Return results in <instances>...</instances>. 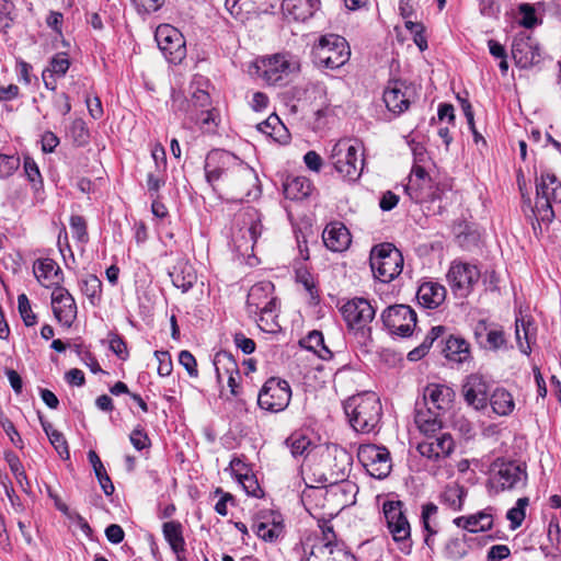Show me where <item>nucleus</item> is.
I'll list each match as a JSON object with an SVG mask.
<instances>
[{
    "label": "nucleus",
    "instance_id": "obj_38",
    "mask_svg": "<svg viewBox=\"0 0 561 561\" xmlns=\"http://www.w3.org/2000/svg\"><path fill=\"white\" fill-rule=\"evenodd\" d=\"M443 352L446 358L461 363L469 356V345L462 339L450 336L446 341Z\"/></svg>",
    "mask_w": 561,
    "mask_h": 561
},
{
    "label": "nucleus",
    "instance_id": "obj_8",
    "mask_svg": "<svg viewBox=\"0 0 561 561\" xmlns=\"http://www.w3.org/2000/svg\"><path fill=\"white\" fill-rule=\"evenodd\" d=\"M526 481V467L522 463L499 458L491 465L489 484L496 493L524 486Z\"/></svg>",
    "mask_w": 561,
    "mask_h": 561
},
{
    "label": "nucleus",
    "instance_id": "obj_41",
    "mask_svg": "<svg viewBox=\"0 0 561 561\" xmlns=\"http://www.w3.org/2000/svg\"><path fill=\"white\" fill-rule=\"evenodd\" d=\"M306 348L313 351L320 358L330 359L332 352L325 346L323 335L320 331H312L302 341Z\"/></svg>",
    "mask_w": 561,
    "mask_h": 561
},
{
    "label": "nucleus",
    "instance_id": "obj_54",
    "mask_svg": "<svg viewBox=\"0 0 561 561\" xmlns=\"http://www.w3.org/2000/svg\"><path fill=\"white\" fill-rule=\"evenodd\" d=\"M238 481L242 485L247 494L255 497L260 496V493L262 491L253 476L248 474V472L238 473Z\"/></svg>",
    "mask_w": 561,
    "mask_h": 561
},
{
    "label": "nucleus",
    "instance_id": "obj_57",
    "mask_svg": "<svg viewBox=\"0 0 561 561\" xmlns=\"http://www.w3.org/2000/svg\"><path fill=\"white\" fill-rule=\"evenodd\" d=\"M14 19V4L11 0H0V25L9 27Z\"/></svg>",
    "mask_w": 561,
    "mask_h": 561
},
{
    "label": "nucleus",
    "instance_id": "obj_28",
    "mask_svg": "<svg viewBox=\"0 0 561 561\" xmlns=\"http://www.w3.org/2000/svg\"><path fill=\"white\" fill-rule=\"evenodd\" d=\"M416 298L423 307L435 309L444 302L446 288L436 282H424L417 289Z\"/></svg>",
    "mask_w": 561,
    "mask_h": 561
},
{
    "label": "nucleus",
    "instance_id": "obj_39",
    "mask_svg": "<svg viewBox=\"0 0 561 561\" xmlns=\"http://www.w3.org/2000/svg\"><path fill=\"white\" fill-rule=\"evenodd\" d=\"M41 424H42V427H43L45 434L47 435L50 444L54 446V448L59 454V456L64 459H68L70 456V453H69V447H68V444H67V440H66L64 434L61 432L55 430L49 422L44 421L42 417H41Z\"/></svg>",
    "mask_w": 561,
    "mask_h": 561
},
{
    "label": "nucleus",
    "instance_id": "obj_2",
    "mask_svg": "<svg viewBox=\"0 0 561 561\" xmlns=\"http://www.w3.org/2000/svg\"><path fill=\"white\" fill-rule=\"evenodd\" d=\"M344 411L351 426L358 433H371L380 423L382 408L375 392H363L344 402Z\"/></svg>",
    "mask_w": 561,
    "mask_h": 561
},
{
    "label": "nucleus",
    "instance_id": "obj_50",
    "mask_svg": "<svg viewBox=\"0 0 561 561\" xmlns=\"http://www.w3.org/2000/svg\"><path fill=\"white\" fill-rule=\"evenodd\" d=\"M70 67V61L66 54H57L50 60L49 68L45 71H48L50 77L57 76L62 77L66 75Z\"/></svg>",
    "mask_w": 561,
    "mask_h": 561
},
{
    "label": "nucleus",
    "instance_id": "obj_60",
    "mask_svg": "<svg viewBox=\"0 0 561 561\" xmlns=\"http://www.w3.org/2000/svg\"><path fill=\"white\" fill-rule=\"evenodd\" d=\"M130 443L137 450H142L150 446V439L144 430L137 427L129 436Z\"/></svg>",
    "mask_w": 561,
    "mask_h": 561
},
{
    "label": "nucleus",
    "instance_id": "obj_27",
    "mask_svg": "<svg viewBox=\"0 0 561 561\" xmlns=\"http://www.w3.org/2000/svg\"><path fill=\"white\" fill-rule=\"evenodd\" d=\"M214 365L216 369L217 379L220 381L227 376V382L232 394H237L239 377V368L236 360L227 353H218L215 356Z\"/></svg>",
    "mask_w": 561,
    "mask_h": 561
},
{
    "label": "nucleus",
    "instance_id": "obj_10",
    "mask_svg": "<svg viewBox=\"0 0 561 561\" xmlns=\"http://www.w3.org/2000/svg\"><path fill=\"white\" fill-rule=\"evenodd\" d=\"M290 398L291 390L286 380L270 378L259 392L257 404L263 410L276 413L288 407Z\"/></svg>",
    "mask_w": 561,
    "mask_h": 561
},
{
    "label": "nucleus",
    "instance_id": "obj_48",
    "mask_svg": "<svg viewBox=\"0 0 561 561\" xmlns=\"http://www.w3.org/2000/svg\"><path fill=\"white\" fill-rule=\"evenodd\" d=\"M286 445L289 447L294 457L302 456L310 447V440L301 434H293L286 439Z\"/></svg>",
    "mask_w": 561,
    "mask_h": 561
},
{
    "label": "nucleus",
    "instance_id": "obj_16",
    "mask_svg": "<svg viewBox=\"0 0 561 561\" xmlns=\"http://www.w3.org/2000/svg\"><path fill=\"white\" fill-rule=\"evenodd\" d=\"M308 561H355V557L343 542L335 540L332 527H327L322 540L313 546Z\"/></svg>",
    "mask_w": 561,
    "mask_h": 561
},
{
    "label": "nucleus",
    "instance_id": "obj_49",
    "mask_svg": "<svg viewBox=\"0 0 561 561\" xmlns=\"http://www.w3.org/2000/svg\"><path fill=\"white\" fill-rule=\"evenodd\" d=\"M18 309L20 316L26 327L35 325L37 322L36 314L32 311L30 300L25 294L18 297Z\"/></svg>",
    "mask_w": 561,
    "mask_h": 561
},
{
    "label": "nucleus",
    "instance_id": "obj_14",
    "mask_svg": "<svg viewBox=\"0 0 561 561\" xmlns=\"http://www.w3.org/2000/svg\"><path fill=\"white\" fill-rule=\"evenodd\" d=\"M381 320L391 334L407 337L410 336L416 325L415 311L405 305L388 307L381 313Z\"/></svg>",
    "mask_w": 561,
    "mask_h": 561
},
{
    "label": "nucleus",
    "instance_id": "obj_51",
    "mask_svg": "<svg viewBox=\"0 0 561 561\" xmlns=\"http://www.w3.org/2000/svg\"><path fill=\"white\" fill-rule=\"evenodd\" d=\"M504 332L501 329L492 328L485 340H480V345L488 350H499L505 345Z\"/></svg>",
    "mask_w": 561,
    "mask_h": 561
},
{
    "label": "nucleus",
    "instance_id": "obj_37",
    "mask_svg": "<svg viewBox=\"0 0 561 561\" xmlns=\"http://www.w3.org/2000/svg\"><path fill=\"white\" fill-rule=\"evenodd\" d=\"M515 327L516 341L519 350L525 354H529L531 351L530 344L533 342V335L535 331L533 321L524 317L517 318Z\"/></svg>",
    "mask_w": 561,
    "mask_h": 561
},
{
    "label": "nucleus",
    "instance_id": "obj_64",
    "mask_svg": "<svg viewBox=\"0 0 561 561\" xmlns=\"http://www.w3.org/2000/svg\"><path fill=\"white\" fill-rule=\"evenodd\" d=\"M511 554V550L506 545L492 546L488 551V561H502Z\"/></svg>",
    "mask_w": 561,
    "mask_h": 561
},
{
    "label": "nucleus",
    "instance_id": "obj_20",
    "mask_svg": "<svg viewBox=\"0 0 561 561\" xmlns=\"http://www.w3.org/2000/svg\"><path fill=\"white\" fill-rule=\"evenodd\" d=\"M262 78L268 84H276L289 72L297 69V62L284 54H275L261 61Z\"/></svg>",
    "mask_w": 561,
    "mask_h": 561
},
{
    "label": "nucleus",
    "instance_id": "obj_58",
    "mask_svg": "<svg viewBox=\"0 0 561 561\" xmlns=\"http://www.w3.org/2000/svg\"><path fill=\"white\" fill-rule=\"evenodd\" d=\"M519 12L523 15L520 24L526 28H531L538 23V19L535 13V9L529 3H523L519 5Z\"/></svg>",
    "mask_w": 561,
    "mask_h": 561
},
{
    "label": "nucleus",
    "instance_id": "obj_25",
    "mask_svg": "<svg viewBox=\"0 0 561 561\" xmlns=\"http://www.w3.org/2000/svg\"><path fill=\"white\" fill-rule=\"evenodd\" d=\"M512 55L517 66L528 68L539 61V48L531 37L520 36L513 41Z\"/></svg>",
    "mask_w": 561,
    "mask_h": 561
},
{
    "label": "nucleus",
    "instance_id": "obj_56",
    "mask_svg": "<svg viewBox=\"0 0 561 561\" xmlns=\"http://www.w3.org/2000/svg\"><path fill=\"white\" fill-rule=\"evenodd\" d=\"M70 228L72 230L73 237L77 238V240L81 242L87 241V224L83 217L79 215L71 216Z\"/></svg>",
    "mask_w": 561,
    "mask_h": 561
},
{
    "label": "nucleus",
    "instance_id": "obj_19",
    "mask_svg": "<svg viewBox=\"0 0 561 561\" xmlns=\"http://www.w3.org/2000/svg\"><path fill=\"white\" fill-rule=\"evenodd\" d=\"M413 94L412 85L401 80H394L389 82L385 89L383 102L390 112L401 114L409 108Z\"/></svg>",
    "mask_w": 561,
    "mask_h": 561
},
{
    "label": "nucleus",
    "instance_id": "obj_63",
    "mask_svg": "<svg viewBox=\"0 0 561 561\" xmlns=\"http://www.w3.org/2000/svg\"><path fill=\"white\" fill-rule=\"evenodd\" d=\"M110 350L123 360H126L128 357V351H127L126 343L118 335H113L111 337Z\"/></svg>",
    "mask_w": 561,
    "mask_h": 561
},
{
    "label": "nucleus",
    "instance_id": "obj_15",
    "mask_svg": "<svg viewBox=\"0 0 561 561\" xmlns=\"http://www.w3.org/2000/svg\"><path fill=\"white\" fill-rule=\"evenodd\" d=\"M479 278L480 271L476 265L460 261L453 262L447 273L448 284L458 297H467Z\"/></svg>",
    "mask_w": 561,
    "mask_h": 561
},
{
    "label": "nucleus",
    "instance_id": "obj_11",
    "mask_svg": "<svg viewBox=\"0 0 561 561\" xmlns=\"http://www.w3.org/2000/svg\"><path fill=\"white\" fill-rule=\"evenodd\" d=\"M154 38L169 62L179 65L186 57V43L183 34L170 24L157 27Z\"/></svg>",
    "mask_w": 561,
    "mask_h": 561
},
{
    "label": "nucleus",
    "instance_id": "obj_31",
    "mask_svg": "<svg viewBox=\"0 0 561 561\" xmlns=\"http://www.w3.org/2000/svg\"><path fill=\"white\" fill-rule=\"evenodd\" d=\"M439 415L440 412L433 410L432 407L425 408L424 410L421 403L416 402L414 422L417 428L425 435L433 434L440 430L442 420Z\"/></svg>",
    "mask_w": 561,
    "mask_h": 561
},
{
    "label": "nucleus",
    "instance_id": "obj_53",
    "mask_svg": "<svg viewBox=\"0 0 561 561\" xmlns=\"http://www.w3.org/2000/svg\"><path fill=\"white\" fill-rule=\"evenodd\" d=\"M20 159L15 156L0 154V178H9L19 168Z\"/></svg>",
    "mask_w": 561,
    "mask_h": 561
},
{
    "label": "nucleus",
    "instance_id": "obj_13",
    "mask_svg": "<svg viewBox=\"0 0 561 561\" xmlns=\"http://www.w3.org/2000/svg\"><path fill=\"white\" fill-rule=\"evenodd\" d=\"M342 316L348 328L362 335L370 332L369 324L375 318L376 310L367 299L354 298L341 308Z\"/></svg>",
    "mask_w": 561,
    "mask_h": 561
},
{
    "label": "nucleus",
    "instance_id": "obj_18",
    "mask_svg": "<svg viewBox=\"0 0 561 561\" xmlns=\"http://www.w3.org/2000/svg\"><path fill=\"white\" fill-rule=\"evenodd\" d=\"M51 308L55 318L66 328H70L77 318V305L72 295L62 286L51 293Z\"/></svg>",
    "mask_w": 561,
    "mask_h": 561
},
{
    "label": "nucleus",
    "instance_id": "obj_21",
    "mask_svg": "<svg viewBox=\"0 0 561 561\" xmlns=\"http://www.w3.org/2000/svg\"><path fill=\"white\" fill-rule=\"evenodd\" d=\"M461 393L466 403L474 410H483L488 405V383L479 375H470L462 385Z\"/></svg>",
    "mask_w": 561,
    "mask_h": 561
},
{
    "label": "nucleus",
    "instance_id": "obj_12",
    "mask_svg": "<svg viewBox=\"0 0 561 561\" xmlns=\"http://www.w3.org/2000/svg\"><path fill=\"white\" fill-rule=\"evenodd\" d=\"M357 458L366 471L376 479H385L391 471L390 453L386 447L373 444L360 445Z\"/></svg>",
    "mask_w": 561,
    "mask_h": 561
},
{
    "label": "nucleus",
    "instance_id": "obj_46",
    "mask_svg": "<svg viewBox=\"0 0 561 561\" xmlns=\"http://www.w3.org/2000/svg\"><path fill=\"white\" fill-rule=\"evenodd\" d=\"M468 553L465 538H453L445 546V556L450 560H460Z\"/></svg>",
    "mask_w": 561,
    "mask_h": 561
},
{
    "label": "nucleus",
    "instance_id": "obj_36",
    "mask_svg": "<svg viewBox=\"0 0 561 561\" xmlns=\"http://www.w3.org/2000/svg\"><path fill=\"white\" fill-rule=\"evenodd\" d=\"M466 495L467 491L462 485L450 483L446 485L439 499L440 503L456 512L462 510Z\"/></svg>",
    "mask_w": 561,
    "mask_h": 561
},
{
    "label": "nucleus",
    "instance_id": "obj_30",
    "mask_svg": "<svg viewBox=\"0 0 561 561\" xmlns=\"http://www.w3.org/2000/svg\"><path fill=\"white\" fill-rule=\"evenodd\" d=\"M172 284L183 293L195 284L197 276L194 267L185 260H180L169 272Z\"/></svg>",
    "mask_w": 561,
    "mask_h": 561
},
{
    "label": "nucleus",
    "instance_id": "obj_5",
    "mask_svg": "<svg viewBox=\"0 0 561 561\" xmlns=\"http://www.w3.org/2000/svg\"><path fill=\"white\" fill-rule=\"evenodd\" d=\"M374 276L382 283H390L403 268L402 253L391 243L373 247L369 255Z\"/></svg>",
    "mask_w": 561,
    "mask_h": 561
},
{
    "label": "nucleus",
    "instance_id": "obj_6",
    "mask_svg": "<svg viewBox=\"0 0 561 561\" xmlns=\"http://www.w3.org/2000/svg\"><path fill=\"white\" fill-rule=\"evenodd\" d=\"M382 512L393 541L402 553L409 554L412 550L411 526L404 512L403 502L386 501Z\"/></svg>",
    "mask_w": 561,
    "mask_h": 561
},
{
    "label": "nucleus",
    "instance_id": "obj_62",
    "mask_svg": "<svg viewBox=\"0 0 561 561\" xmlns=\"http://www.w3.org/2000/svg\"><path fill=\"white\" fill-rule=\"evenodd\" d=\"M154 356L159 362L158 374L160 376H169L172 370V363L168 352L156 351Z\"/></svg>",
    "mask_w": 561,
    "mask_h": 561
},
{
    "label": "nucleus",
    "instance_id": "obj_40",
    "mask_svg": "<svg viewBox=\"0 0 561 561\" xmlns=\"http://www.w3.org/2000/svg\"><path fill=\"white\" fill-rule=\"evenodd\" d=\"M80 289L92 306L100 304L102 298V283L98 276L91 274L82 278Z\"/></svg>",
    "mask_w": 561,
    "mask_h": 561
},
{
    "label": "nucleus",
    "instance_id": "obj_42",
    "mask_svg": "<svg viewBox=\"0 0 561 561\" xmlns=\"http://www.w3.org/2000/svg\"><path fill=\"white\" fill-rule=\"evenodd\" d=\"M190 118L199 124L205 131H213L218 124V114L215 108L206 107L199 112H191Z\"/></svg>",
    "mask_w": 561,
    "mask_h": 561
},
{
    "label": "nucleus",
    "instance_id": "obj_24",
    "mask_svg": "<svg viewBox=\"0 0 561 561\" xmlns=\"http://www.w3.org/2000/svg\"><path fill=\"white\" fill-rule=\"evenodd\" d=\"M36 279L46 288L61 286L64 273L59 265L49 257L38 259L33 266Z\"/></svg>",
    "mask_w": 561,
    "mask_h": 561
},
{
    "label": "nucleus",
    "instance_id": "obj_43",
    "mask_svg": "<svg viewBox=\"0 0 561 561\" xmlns=\"http://www.w3.org/2000/svg\"><path fill=\"white\" fill-rule=\"evenodd\" d=\"M528 505V497H519L516 502V505L508 510V512L506 513V518L510 520L511 529L515 530L522 526L526 517V508Z\"/></svg>",
    "mask_w": 561,
    "mask_h": 561
},
{
    "label": "nucleus",
    "instance_id": "obj_44",
    "mask_svg": "<svg viewBox=\"0 0 561 561\" xmlns=\"http://www.w3.org/2000/svg\"><path fill=\"white\" fill-rule=\"evenodd\" d=\"M255 533L257 537L263 539L264 541H274L276 540L283 533V524L280 522H275L270 525L267 523H259L255 527Z\"/></svg>",
    "mask_w": 561,
    "mask_h": 561
},
{
    "label": "nucleus",
    "instance_id": "obj_61",
    "mask_svg": "<svg viewBox=\"0 0 561 561\" xmlns=\"http://www.w3.org/2000/svg\"><path fill=\"white\" fill-rule=\"evenodd\" d=\"M138 13H150L158 11L164 3V0H133Z\"/></svg>",
    "mask_w": 561,
    "mask_h": 561
},
{
    "label": "nucleus",
    "instance_id": "obj_33",
    "mask_svg": "<svg viewBox=\"0 0 561 561\" xmlns=\"http://www.w3.org/2000/svg\"><path fill=\"white\" fill-rule=\"evenodd\" d=\"M312 184L305 176H295L287 179L284 183V194L286 198L301 201L311 194Z\"/></svg>",
    "mask_w": 561,
    "mask_h": 561
},
{
    "label": "nucleus",
    "instance_id": "obj_55",
    "mask_svg": "<svg viewBox=\"0 0 561 561\" xmlns=\"http://www.w3.org/2000/svg\"><path fill=\"white\" fill-rule=\"evenodd\" d=\"M248 216L250 218V226L247 229V232L249 234L250 240L253 242V244H255L257 239L262 234L263 226L261 224L260 216L255 210L248 213Z\"/></svg>",
    "mask_w": 561,
    "mask_h": 561
},
{
    "label": "nucleus",
    "instance_id": "obj_17",
    "mask_svg": "<svg viewBox=\"0 0 561 561\" xmlns=\"http://www.w3.org/2000/svg\"><path fill=\"white\" fill-rule=\"evenodd\" d=\"M405 192L416 203L433 202L439 198V190L422 165H413Z\"/></svg>",
    "mask_w": 561,
    "mask_h": 561
},
{
    "label": "nucleus",
    "instance_id": "obj_52",
    "mask_svg": "<svg viewBox=\"0 0 561 561\" xmlns=\"http://www.w3.org/2000/svg\"><path fill=\"white\" fill-rule=\"evenodd\" d=\"M0 425L3 428L4 433L10 438L11 443L16 447L23 448V439L19 432L16 431L14 424L4 415L0 416Z\"/></svg>",
    "mask_w": 561,
    "mask_h": 561
},
{
    "label": "nucleus",
    "instance_id": "obj_26",
    "mask_svg": "<svg viewBox=\"0 0 561 561\" xmlns=\"http://www.w3.org/2000/svg\"><path fill=\"white\" fill-rule=\"evenodd\" d=\"M322 240L324 245L333 252L345 251L351 242V233L342 222L329 224L323 232Z\"/></svg>",
    "mask_w": 561,
    "mask_h": 561
},
{
    "label": "nucleus",
    "instance_id": "obj_35",
    "mask_svg": "<svg viewBox=\"0 0 561 561\" xmlns=\"http://www.w3.org/2000/svg\"><path fill=\"white\" fill-rule=\"evenodd\" d=\"M488 402H490L493 412L501 416L510 415L515 408L512 394L503 388L495 389Z\"/></svg>",
    "mask_w": 561,
    "mask_h": 561
},
{
    "label": "nucleus",
    "instance_id": "obj_4",
    "mask_svg": "<svg viewBox=\"0 0 561 561\" xmlns=\"http://www.w3.org/2000/svg\"><path fill=\"white\" fill-rule=\"evenodd\" d=\"M330 160L335 171L345 180L356 181L363 172L364 159L355 140L344 138L335 142Z\"/></svg>",
    "mask_w": 561,
    "mask_h": 561
},
{
    "label": "nucleus",
    "instance_id": "obj_45",
    "mask_svg": "<svg viewBox=\"0 0 561 561\" xmlns=\"http://www.w3.org/2000/svg\"><path fill=\"white\" fill-rule=\"evenodd\" d=\"M210 106V96L207 91L196 88L191 92V99L188 101L187 113L191 116V112H199Z\"/></svg>",
    "mask_w": 561,
    "mask_h": 561
},
{
    "label": "nucleus",
    "instance_id": "obj_22",
    "mask_svg": "<svg viewBox=\"0 0 561 561\" xmlns=\"http://www.w3.org/2000/svg\"><path fill=\"white\" fill-rule=\"evenodd\" d=\"M455 448L454 439L449 434L431 437L417 445V451L428 459L440 461L446 459Z\"/></svg>",
    "mask_w": 561,
    "mask_h": 561
},
{
    "label": "nucleus",
    "instance_id": "obj_34",
    "mask_svg": "<svg viewBox=\"0 0 561 561\" xmlns=\"http://www.w3.org/2000/svg\"><path fill=\"white\" fill-rule=\"evenodd\" d=\"M257 129L262 134H265L280 144L287 142L289 138L287 128L280 122L279 117L274 114L270 115L264 122L257 124Z\"/></svg>",
    "mask_w": 561,
    "mask_h": 561
},
{
    "label": "nucleus",
    "instance_id": "obj_1",
    "mask_svg": "<svg viewBox=\"0 0 561 561\" xmlns=\"http://www.w3.org/2000/svg\"><path fill=\"white\" fill-rule=\"evenodd\" d=\"M207 182L219 183L233 198L251 202L261 195L259 178L253 168L226 150L210 151L205 161Z\"/></svg>",
    "mask_w": 561,
    "mask_h": 561
},
{
    "label": "nucleus",
    "instance_id": "obj_59",
    "mask_svg": "<svg viewBox=\"0 0 561 561\" xmlns=\"http://www.w3.org/2000/svg\"><path fill=\"white\" fill-rule=\"evenodd\" d=\"M179 363L185 368V370L191 377H197V363L191 352L182 351L179 354Z\"/></svg>",
    "mask_w": 561,
    "mask_h": 561
},
{
    "label": "nucleus",
    "instance_id": "obj_7",
    "mask_svg": "<svg viewBox=\"0 0 561 561\" xmlns=\"http://www.w3.org/2000/svg\"><path fill=\"white\" fill-rule=\"evenodd\" d=\"M313 55L318 64L325 68L336 69L345 65L351 56L346 39L336 34H327L320 37L313 47Z\"/></svg>",
    "mask_w": 561,
    "mask_h": 561
},
{
    "label": "nucleus",
    "instance_id": "obj_23",
    "mask_svg": "<svg viewBox=\"0 0 561 561\" xmlns=\"http://www.w3.org/2000/svg\"><path fill=\"white\" fill-rule=\"evenodd\" d=\"M455 398L454 390L440 383H430L423 391V404L425 408L432 407L438 412L446 411L450 408Z\"/></svg>",
    "mask_w": 561,
    "mask_h": 561
},
{
    "label": "nucleus",
    "instance_id": "obj_47",
    "mask_svg": "<svg viewBox=\"0 0 561 561\" xmlns=\"http://www.w3.org/2000/svg\"><path fill=\"white\" fill-rule=\"evenodd\" d=\"M470 522H473V525H468V530L470 533L477 531H485L492 528L493 518L492 515L485 511L479 512L478 514L468 516Z\"/></svg>",
    "mask_w": 561,
    "mask_h": 561
},
{
    "label": "nucleus",
    "instance_id": "obj_32",
    "mask_svg": "<svg viewBox=\"0 0 561 561\" xmlns=\"http://www.w3.org/2000/svg\"><path fill=\"white\" fill-rule=\"evenodd\" d=\"M162 531L178 560L182 561V553L185 551L182 525L175 520L167 522L163 524Z\"/></svg>",
    "mask_w": 561,
    "mask_h": 561
},
{
    "label": "nucleus",
    "instance_id": "obj_3",
    "mask_svg": "<svg viewBox=\"0 0 561 561\" xmlns=\"http://www.w3.org/2000/svg\"><path fill=\"white\" fill-rule=\"evenodd\" d=\"M552 203H561V182L551 171L541 170L536 176V202L533 208L538 221H552Z\"/></svg>",
    "mask_w": 561,
    "mask_h": 561
},
{
    "label": "nucleus",
    "instance_id": "obj_9",
    "mask_svg": "<svg viewBox=\"0 0 561 561\" xmlns=\"http://www.w3.org/2000/svg\"><path fill=\"white\" fill-rule=\"evenodd\" d=\"M277 306L274 296V284L270 280H263L254 284L248 294L247 308L250 316H260L259 325L262 330L270 331L262 325L265 316H272Z\"/></svg>",
    "mask_w": 561,
    "mask_h": 561
},
{
    "label": "nucleus",
    "instance_id": "obj_29",
    "mask_svg": "<svg viewBox=\"0 0 561 561\" xmlns=\"http://www.w3.org/2000/svg\"><path fill=\"white\" fill-rule=\"evenodd\" d=\"M320 7V0H283V11L296 21H306Z\"/></svg>",
    "mask_w": 561,
    "mask_h": 561
}]
</instances>
